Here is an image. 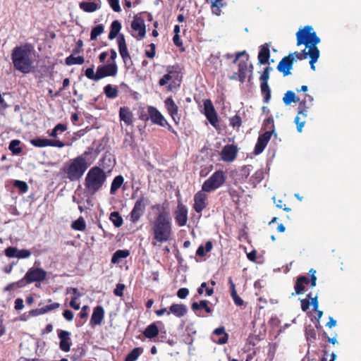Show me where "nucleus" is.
I'll return each mask as SVG.
<instances>
[{
    "instance_id": "obj_1",
    "label": "nucleus",
    "mask_w": 361,
    "mask_h": 361,
    "mask_svg": "<svg viewBox=\"0 0 361 361\" xmlns=\"http://www.w3.org/2000/svg\"><path fill=\"white\" fill-rule=\"evenodd\" d=\"M172 232V221L169 212L163 210L156 216L151 225L150 233L152 235V245L156 246L157 243L161 244L169 241Z\"/></svg>"
},
{
    "instance_id": "obj_2",
    "label": "nucleus",
    "mask_w": 361,
    "mask_h": 361,
    "mask_svg": "<svg viewBox=\"0 0 361 361\" xmlns=\"http://www.w3.org/2000/svg\"><path fill=\"white\" fill-rule=\"evenodd\" d=\"M296 39L297 46L304 44L306 48H308L310 67L312 70L314 71V63L319 57V50L317 44L320 42V38L317 35L312 26L306 25L296 32Z\"/></svg>"
},
{
    "instance_id": "obj_3",
    "label": "nucleus",
    "mask_w": 361,
    "mask_h": 361,
    "mask_svg": "<svg viewBox=\"0 0 361 361\" xmlns=\"http://www.w3.org/2000/svg\"><path fill=\"white\" fill-rule=\"evenodd\" d=\"M33 47L30 44L14 47L11 52L14 68L24 74L30 73L33 65Z\"/></svg>"
},
{
    "instance_id": "obj_4",
    "label": "nucleus",
    "mask_w": 361,
    "mask_h": 361,
    "mask_svg": "<svg viewBox=\"0 0 361 361\" xmlns=\"http://www.w3.org/2000/svg\"><path fill=\"white\" fill-rule=\"evenodd\" d=\"M88 152L69 159L61 168V172L71 182L78 181L82 177L90 164L86 160Z\"/></svg>"
},
{
    "instance_id": "obj_5",
    "label": "nucleus",
    "mask_w": 361,
    "mask_h": 361,
    "mask_svg": "<svg viewBox=\"0 0 361 361\" xmlns=\"http://www.w3.org/2000/svg\"><path fill=\"white\" fill-rule=\"evenodd\" d=\"M166 73L161 78L158 82L159 86H166L168 92H173L178 90L182 82V69L178 64L168 66L166 68Z\"/></svg>"
},
{
    "instance_id": "obj_6",
    "label": "nucleus",
    "mask_w": 361,
    "mask_h": 361,
    "mask_svg": "<svg viewBox=\"0 0 361 361\" xmlns=\"http://www.w3.org/2000/svg\"><path fill=\"white\" fill-rule=\"evenodd\" d=\"M106 180L104 171L99 166H93L87 172L84 185L87 192L94 195L102 188Z\"/></svg>"
},
{
    "instance_id": "obj_7",
    "label": "nucleus",
    "mask_w": 361,
    "mask_h": 361,
    "mask_svg": "<svg viewBox=\"0 0 361 361\" xmlns=\"http://www.w3.org/2000/svg\"><path fill=\"white\" fill-rule=\"evenodd\" d=\"M47 271L42 268H30L24 277L16 281L18 288H22L34 282H42L47 278Z\"/></svg>"
},
{
    "instance_id": "obj_8",
    "label": "nucleus",
    "mask_w": 361,
    "mask_h": 361,
    "mask_svg": "<svg viewBox=\"0 0 361 361\" xmlns=\"http://www.w3.org/2000/svg\"><path fill=\"white\" fill-rule=\"evenodd\" d=\"M226 180L225 173L221 170L216 171L212 175L207 179L202 184L203 191L211 192L221 187Z\"/></svg>"
},
{
    "instance_id": "obj_9",
    "label": "nucleus",
    "mask_w": 361,
    "mask_h": 361,
    "mask_svg": "<svg viewBox=\"0 0 361 361\" xmlns=\"http://www.w3.org/2000/svg\"><path fill=\"white\" fill-rule=\"evenodd\" d=\"M242 56H245L246 59L245 61H241L238 63V79L241 83H243L245 81L247 73H250V75L249 76L248 79L249 80H250V78L253 70V66L252 63L248 62L249 56L248 54H247L245 51L237 52L235 54V58L233 60V63H236Z\"/></svg>"
},
{
    "instance_id": "obj_10",
    "label": "nucleus",
    "mask_w": 361,
    "mask_h": 361,
    "mask_svg": "<svg viewBox=\"0 0 361 361\" xmlns=\"http://www.w3.org/2000/svg\"><path fill=\"white\" fill-rule=\"evenodd\" d=\"M149 204V199L142 194L135 201L133 208L130 213V220L132 223H137L143 216L146 207Z\"/></svg>"
},
{
    "instance_id": "obj_11",
    "label": "nucleus",
    "mask_w": 361,
    "mask_h": 361,
    "mask_svg": "<svg viewBox=\"0 0 361 361\" xmlns=\"http://www.w3.org/2000/svg\"><path fill=\"white\" fill-rule=\"evenodd\" d=\"M147 112L152 123L161 127H167L169 131L175 135H177V132L167 122L164 116L156 107L153 106H149L147 107Z\"/></svg>"
},
{
    "instance_id": "obj_12",
    "label": "nucleus",
    "mask_w": 361,
    "mask_h": 361,
    "mask_svg": "<svg viewBox=\"0 0 361 361\" xmlns=\"http://www.w3.org/2000/svg\"><path fill=\"white\" fill-rule=\"evenodd\" d=\"M119 54L123 59L125 66L130 67L133 65L131 56L128 52L125 37L120 34L117 39Z\"/></svg>"
},
{
    "instance_id": "obj_13",
    "label": "nucleus",
    "mask_w": 361,
    "mask_h": 361,
    "mask_svg": "<svg viewBox=\"0 0 361 361\" xmlns=\"http://www.w3.org/2000/svg\"><path fill=\"white\" fill-rule=\"evenodd\" d=\"M203 105L204 114L207 119L209 121L212 126L216 128L218 126L219 120L212 102L209 99H204L203 101Z\"/></svg>"
},
{
    "instance_id": "obj_14",
    "label": "nucleus",
    "mask_w": 361,
    "mask_h": 361,
    "mask_svg": "<svg viewBox=\"0 0 361 361\" xmlns=\"http://www.w3.org/2000/svg\"><path fill=\"white\" fill-rule=\"evenodd\" d=\"M309 107L305 105V100H302L299 103L298 106V112L297 116L295 118V123L297 126V130L299 133H301L302 130V128L306 123L305 118L307 116Z\"/></svg>"
},
{
    "instance_id": "obj_15",
    "label": "nucleus",
    "mask_w": 361,
    "mask_h": 361,
    "mask_svg": "<svg viewBox=\"0 0 361 361\" xmlns=\"http://www.w3.org/2000/svg\"><path fill=\"white\" fill-rule=\"evenodd\" d=\"M118 73L116 63H109L97 67L98 80L106 77H114Z\"/></svg>"
},
{
    "instance_id": "obj_16",
    "label": "nucleus",
    "mask_w": 361,
    "mask_h": 361,
    "mask_svg": "<svg viewBox=\"0 0 361 361\" xmlns=\"http://www.w3.org/2000/svg\"><path fill=\"white\" fill-rule=\"evenodd\" d=\"M206 192V191H203L202 189L194 195L193 209L197 213L200 214L208 204V195Z\"/></svg>"
},
{
    "instance_id": "obj_17",
    "label": "nucleus",
    "mask_w": 361,
    "mask_h": 361,
    "mask_svg": "<svg viewBox=\"0 0 361 361\" xmlns=\"http://www.w3.org/2000/svg\"><path fill=\"white\" fill-rule=\"evenodd\" d=\"M30 144L36 147H56L62 148L65 144L59 140H50L47 138L37 137L30 141Z\"/></svg>"
},
{
    "instance_id": "obj_18",
    "label": "nucleus",
    "mask_w": 361,
    "mask_h": 361,
    "mask_svg": "<svg viewBox=\"0 0 361 361\" xmlns=\"http://www.w3.org/2000/svg\"><path fill=\"white\" fill-rule=\"evenodd\" d=\"M164 103L168 114L172 118L174 123L178 125L180 122V116L178 114V106L173 101L172 97H167Z\"/></svg>"
},
{
    "instance_id": "obj_19",
    "label": "nucleus",
    "mask_w": 361,
    "mask_h": 361,
    "mask_svg": "<svg viewBox=\"0 0 361 361\" xmlns=\"http://www.w3.org/2000/svg\"><path fill=\"white\" fill-rule=\"evenodd\" d=\"M294 61L292 54H288L279 61L276 69L279 72L281 73L284 77L289 75L291 74L290 70L293 68Z\"/></svg>"
},
{
    "instance_id": "obj_20",
    "label": "nucleus",
    "mask_w": 361,
    "mask_h": 361,
    "mask_svg": "<svg viewBox=\"0 0 361 361\" xmlns=\"http://www.w3.org/2000/svg\"><path fill=\"white\" fill-rule=\"evenodd\" d=\"M174 218L178 226L183 227L188 221V209L182 202H178L174 212Z\"/></svg>"
},
{
    "instance_id": "obj_21",
    "label": "nucleus",
    "mask_w": 361,
    "mask_h": 361,
    "mask_svg": "<svg viewBox=\"0 0 361 361\" xmlns=\"http://www.w3.org/2000/svg\"><path fill=\"white\" fill-rule=\"evenodd\" d=\"M272 135L273 130H266L264 133L259 135L254 149L255 154H259L264 151Z\"/></svg>"
},
{
    "instance_id": "obj_22",
    "label": "nucleus",
    "mask_w": 361,
    "mask_h": 361,
    "mask_svg": "<svg viewBox=\"0 0 361 361\" xmlns=\"http://www.w3.org/2000/svg\"><path fill=\"white\" fill-rule=\"evenodd\" d=\"M58 336L60 340L59 348L63 352H68L71 349V333L65 330H58Z\"/></svg>"
},
{
    "instance_id": "obj_23",
    "label": "nucleus",
    "mask_w": 361,
    "mask_h": 361,
    "mask_svg": "<svg viewBox=\"0 0 361 361\" xmlns=\"http://www.w3.org/2000/svg\"><path fill=\"white\" fill-rule=\"evenodd\" d=\"M238 148L233 145H226L221 152V158L226 162L233 161L237 156Z\"/></svg>"
},
{
    "instance_id": "obj_24",
    "label": "nucleus",
    "mask_w": 361,
    "mask_h": 361,
    "mask_svg": "<svg viewBox=\"0 0 361 361\" xmlns=\"http://www.w3.org/2000/svg\"><path fill=\"white\" fill-rule=\"evenodd\" d=\"M131 28L138 32L140 38L145 37L146 33L145 21L144 19L137 14L133 17V20L131 23Z\"/></svg>"
},
{
    "instance_id": "obj_25",
    "label": "nucleus",
    "mask_w": 361,
    "mask_h": 361,
    "mask_svg": "<svg viewBox=\"0 0 361 361\" xmlns=\"http://www.w3.org/2000/svg\"><path fill=\"white\" fill-rule=\"evenodd\" d=\"M104 317V310L102 306L97 305L93 310V312L90 319V325L94 326L100 325Z\"/></svg>"
},
{
    "instance_id": "obj_26",
    "label": "nucleus",
    "mask_w": 361,
    "mask_h": 361,
    "mask_svg": "<svg viewBox=\"0 0 361 361\" xmlns=\"http://www.w3.org/2000/svg\"><path fill=\"white\" fill-rule=\"evenodd\" d=\"M310 283L309 278L306 276L300 275L298 276L294 285L295 293L292 295L302 294L305 289V286Z\"/></svg>"
},
{
    "instance_id": "obj_27",
    "label": "nucleus",
    "mask_w": 361,
    "mask_h": 361,
    "mask_svg": "<svg viewBox=\"0 0 361 361\" xmlns=\"http://www.w3.org/2000/svg\"><path fill=\"white\" fill-rule=\"evenodd\" d=\"M119 118L127 126H131L133 123V114L128 106L120 107Z\"/></svg>"
},
{
    "instance_id": "obj_28",
    "label": "nucleus",
    "mask_w": 361,
    "mask_h": 361,
    "mask_svg": "<svg viewBox=\"0 0 361 361\" xmlns=\"http://www.w3.org/2000/svg\"><path fill=\"white\" fill-rule=\"evenodd\" d=\"M187 312L188 307L185 305L173 303L169 307V312H167V314L169 315L172 313L176 317L180 318L184 317Z\"/></svg>"
},
{
    "instance_id": "obj_29",
    "label": "nucleus",
    "mask_w": 361,
    "mask_h": 361,
    "mask_svg": "<svg viewBox=\"0 0 361 361\" xmlns=\"http://www.w3.org/2000/svg\"><path fill=\"white\" fill-rule=\"evenodd\" d=\"M270 57V51L269 44H265L259 47V51L258 54V60L259 64L269 63Z\"/></svg>"
},
{
    "instance_id": "obj_30",
    "label": "nucleus",
    "mask_w": 361,
    "mask_h": 361,
    "mask_svg": "<svg viewBox=\"0 0 361 361\" xmlns=\"http://www.w3.org/2000/svg\"><path fill=\"white\" fill-rule=\"evenodd\" d=\"M228 284L230 286V293L231 296L234 302V303L237 306H243L244 305L243 300L238 295L237 290L235 289V285L233 281V279L231 277L228 278Z\"/></svg>"
},
{
    "instance_id": "obj_31",
    "label": "nucleus",
    "mask_w": 361,
    "mask_h": 361,
    "mask_svg": "<svg viewBox=\"0 0 361 361\" xmlns=\"http://www.w3.org/2000/svg\"><path fill=\"white\" fill-rule=\"evenodd\" d=\"M209 302L206 300H202L199 302H194L191 305V309L195 312H197V311L200 309H203L207 314H210L213 312V310L209 307Z\"/></svg>"
},
{
    "instance_id": "obj_32",
    "label": "nucleus",
    "mask_w": 361,
    "mask_h": 361,
    "mask_svg": "<svg viewBox=\"0 0 361 361\" xmlns=\"http://www.w3.org/2000/svg\"><path fill=\"white\" fill-rule=\"evenodd\" d=\"M159 330L156 323H152L148 325L143 335L145 338L152 339L159 335Z\"/></svg>"
},
{
    "instance_id": "obj_33",
    "label": "nucleus",
    "mask_w": 361,
    "mask_h": 361,
    "mask_svg": "<svg viewBox=\"0 0 361 361\" xmlns=\"http://www.w3.org/2000/svg\"><path fill=\"white\" fill-rule=\"evenodd\" d=\"M225 0H207V2L211 4V9L213 14L220 16L221 8L226 5Z\"/></svg>"
},
{
    "instance_id": "obj_34",
    "label": "nucleus",
    "mask_w": 361,
    "mask_h": 361,
    "mask_svg": "<svg viewBox=\"0 0 361 361\" xmlns=\"http://www.w3.org/2000/svg\"><path fill=\"white\" fill-rule=\"evenodd\" d=\"M213 334L215 336H220L219 338L216 341L218 344H225L228 342V334L226 332L224 326H220L214 330Z\"/></svg>"
},
{
    "instance_id": "obj_35",
    "label": "nucleus",
    "mask_w": 361,
    "mask_h": 361,
    "mask_svg": "<svg viewBox=\"0 0 361 361\" xmlns=\"http://www.w3.org/2000/svg\"><path fill=\"white\" fill-rule=\"evenodd\" d=\"M104 93L106 98L113 99L118 96V90L116 86L108 84L104 87Z\"/></svg>"
},
{
    "instance_id": "obj_36",
    "label": "nucleus",
    "mask_w": 361,
    "mask_h": 361,
    "mask_svg": "<svg viewBox=\"0 0 361 361\" xmlns=\"http://www.w3.org/2000/svg\"><path fill=\"white\" fill-rule=\"evenodd\" d=\"M129 255L130 252L128 250H118L114 253L111 257V263L118 264L121 259L126 258Z\"/></svg>"
},
{
    "instance_id": "obj_37",
    "label": "nucleus",
    "mask_w": 361,
    "mask_h": 361,
    "mask_svg": "<svg viewBox=\"0 0 361 361\" xmlns=\"http://www.w3.org/2000/svg\"><path fill=\"white\" fill-rule=\"evenodd\" d=\"M80 8L85 12L92 13L99 8L98 4L92 1H82L80 4Z\"/></svg>"
},
{
    "instance_id": "obj_38",
    "label": "nucleus",
    "mask_w": 361,
    "mask_h": 361,
    "mask_svg": "<svg viewBox=\"0 0 361 361\" xmlns=\"http://www.w3.org/2000/svg\"><path fill=\"white\" fill-rule=\"evenodd\" d=\"M124 182V178L121 175L116 176L111 183L110 193L114 195L116 191L121 187Z\"/></svg>"
},
{
    "instance_id": "obj_39",
    "label": "nucleus",
    "mask_w": 361,
    "mask_h": 361,
    "mask_svg": "<svg viewBox=\"0 0 361 361\" xmlns=\"http://www.w3.org/2000/svg\"><path fill=\"white\" fill-rule=\"evenodd\" d=\"M283 102L286 105H290L293 102H300V99L292 90H288L283 97Z\"/></svg>"
},
{
    "instance_id": "obj_40",
    "label": "nucleus",
    "mask_w": 361,
    "mask_h": 361,
    "mask_svg": "<svg viewBox=\"0 0 361 361\" xmlns=\"http://www.w3.org/2000/svg\"><path fill=\"white\" fill-rule=\"evenodd\" d=\"M110 28L109 39L112 40L118 35L121 29V24L118 20H116L111 23Z\"/></svg>"
},
{
    "instance_id": "obj_41",
    "label": "nucleus",
    "mask_w": 361,
    "mask_h": 361,
    "mask_svg": "<svg viewBox=\"0 0 361 361\" xmlns=\"http://www.w3.org/2000/svg\"><path fill=\"white\" fill-rule=\"evenodd\" d=\"M260 90L264 97V102L269 103L271 99V93L268 82H260Z\"/></svg>"
},
{
    "instance_id": "obj_42",
    "label": "nucleus",
    "mask_w": 361,
    "mask_h": 361,
    "mask_svg": "<svg viewBox=\"0 0 361 361\" xmlns=\"http://www.w3.org/2000/svg\"><path fill=\"white\" fill-rule=\"evenodd\" d=\"M142 352L143 349L142 348H135L126 355L124 361H135Z\"/></svg>"
},
{
    "instance_id": "obj_43",
    "label": "nucleus",
    "mask_w": 361,
    "mask_h": 361,
    "mask_svg": "<svg viewBox=\"0 0 361 361\" xmlns=\"http://www.w3.org/2000/svg\"><path fill=\"white\" fill-rule=\"evenodd\" d=\"M84 61L85 59L83 56H74L73 54L66 57V59H65V63L67 66H72L75 64L81 65L84 63Z\"/></svg>"
},
{
    "instance_id": "obj_44",
    "label": "nucleus",
    "mask_w": 361,
    "mask_h": 361,
    "mask_svg": "<svg viewBox=\"0 0 361 361\" xmlns=\"http://www.w3.org/2000/svg\"><path fill=\"white\" fill-rule=\"evenodd\" d=\"M109 219L114 226L118 228L122 226L123 220L118 212H113L110 214Z\"/></svg>"
},
{
    "instance_id": "obj_45",
    "label": "nucleus",
    "mask_w": 361,
    "mask_h": 361,
    "mask_svg": "<svg viewBox=\"0 0 361 361\" xmlns=\"http://www.w3.org/2000/svg\"><path fill=\"white\" fill-rule=\"evenodd\" d=\"M213 244L212 242L209 240L205 243V246L200 245L197 251L196 255L200 257H204L207 252H210L212 250Z\"/></svg>"
},
{
    "instance_id": "obj_46",
    "label": "nucleus",
    "mask_w": 361,
    "mask_h": 361,
    "mask_svg": "<svg viewBox=\"0 0 361 361\" xmlns=\"http://www.w3.org/2000/svg\"><path fill=\"white\" fill-rule=\"evenodd\" d=\"M20 141L19 140H13L11 141L8 149L13 154H20L22 152V148L20 147Z\"/></svg>"
},
{
    "instance_id": "obj_47",
    "label": "nucleus",
    "mask_w": 361,
    "mask_h": 361,
    "mask_svg": "<svg viewBox=\"0 0 361 361\" xmlns=\"http://www.w3.org/2000/svg\"><path fill=\"white\" fill-rule=\"evenodd\" d=\"M71 227L75 231H83L86 228V224L84 219L80 216L72 223Z\"/></svg>"
},
{
    "instance_id": "obj_48",
    "label": "nucleus",
    "mask_w": 361,
    "mask_h": 361,
    "mask_svg": "<svg viewBox=\"0 0 361 361\" xmlns=\"http://www.w3.org/2000/svg\"><path fill=\"white\" fill-rule=\"evenodd\" d=\"M104 27L102 24L96 25L90 32V39L95 40L98 36L104 32Z\"/></svg>"
},
{
    "instance_id": "obj_49",
    "label": "nucleus",
    "mask_w": 361,
    "mask_h": 361,
    "mask_svg": "<svg viewBox=\"0 0 361 361\" xmlns=\"http://www.w3.org/2000/svg\"><path fill=\"white\" fill-rule=\"evenodd\" d=\"M263 128L267 130H273V134L276 136L275 133L274 121L272 117H268L266 118L262 124Z\"/></svg>"
},
{
    "instance_id": "obj_50",
    "label": "nucleus",
    "mask_w": 361,
    "mask_h": 361,
    "mask_svg": "<svg viewBox=\"0 0 361 361\" xmlns=\"http://www.w3.org/2000/svg\"><path fill=\"white\" fill-rule=\"evenodd\" d=\"M264 179V172L259 169L255 171V173L251 176L250 181L253 185L259 183Z\"/></svg>"
},
{
    "instance_id": "obj_51",
    "label": "nucleus",
    "mask_w": 361,
    "mask_h": 361,
    "mask_svg": "<svg viewBox=\"0 0 361 361\" xmlns=\"http://www.w3.org/2000/svg\"><path fill=\"white\" fill-rule=\"evenodd\" d=\"M229 125L233 128L238 129L242 125L241 117L238 114H235L229 119Z\"/></svg>"
},
{
    "instance_id": "obj_52",
    "label": "nucleus",
    "mask_w": 361,
    "mask_h": 361,
    "mask_svg": "<svg viewBox=\"0 0 361 361\" xmlns=\"http://www.w3.org/2000/svg\"><path fill=\"white\" fill-rule=\"evenodd\" d=\"M205 290L206 295L208 296L212 295L214 293V288H209L206 282L201 283L200 286L197 288V293L199 295H202Z\"/></svg>"
},
{
    "instance_id": "obj_53",
    "label": "nucleus",
    "mask_w": 361,
    "mask_h": 361,
    "mask_svg": "<svg viewBox=\"0 0 361 361\" xmlns=\"http://www.w3.org/2000/svg\"><path fill=\"white\" fill-rule=\"evenodd\" d=\"M13 186L17 188L20 192L25 193L28 190L27 184L23 180H16L13 183Z\"/></svg>"
},
{
    "instance_id": "obj_54",
    "label": "nucleus",
    "mask_w": 361,
    "mask_h": 361,
    "mask_svg": "<svg viewBox=\"0 0 361 361\" xmlns=\"http://www.w3.org/2000/svg\"><path fill=\"white\" fill-rule=\"evenodd\" d=\"M85 75L90 80L98 81L97 71L94 73L93 66L85 70Z\"/></svg>"
},
{
    "instance_id": "obj_55",
    "label": "nucleus",
    "mask_w": 361,
    "mask_h": 361,
    "mask_svg": "<svg viewBox=\"0 0 361 361\" xmlns=\"http://www.w3.org/2000/svg\"><path fill=\"white\" fill-rule=\"evenodd\" d=\"M306 47L301 51H295L293 53H290V54H292V57H293V60L295 61V59L298 60H303L307 59V56H309L308 51L306 50Z\"/></svg>"
},
{
    "instance_id": "obj_56",
    "label": "nucleus",
    "mask_w": 361,
    "mask_h": 361,
    "mask_svg": "<svg viewBox=\"0 0 361 361\" xmlns=\"http://www.w3.org/2000/svg\"><path fill=\"white\" fill-rule=\"evenodd\" d=\"M4 252H5L6 256L8 257H10V258L16 257V258H18V250L16 247H15L10 246V247H7L5 250Z\"/></svg>"
},
{
    "instance_id": "obj_57",
    "label": "nucleus",
    "mask_w": 361,
    "mask_h": 361,
    "mask_svg": "<svg viewBox=\"0 0 361 361\" xmlns=\"http://www.w3.org/2000/svg\"><path fill=\"white\" fill-rule=\"evenodd\" d=\"M272 71V68L267 66L264 68V71L259 77L260 82H268L269 79V72Z\"/></svg>"
},
{
    "instance_id": "obj_58",
    "label": "nucleus",
    "mask_w": 361,
    "mask_h": 361,
    "mask_svg": "<svg viewBox=\"0 0 361 361\" xmlns=\"http://www.w3.org/2000/svg\"><path fill=\"white\" fill-rule=\"evenodd\" d=\"M69 293H73V296L71 298H73V299L78 300L82 296L81 293L78 290V289L77 288H73V287L67 288L66 294H68Z\"/></svg>"
},
{
    "instance_id": "obj_59",
    "label": "nucleus",
    "mask_w": 361,
    "mask_h": 361,
    "mask_svg": "<svg viewBox=\"0 0 361 361\" xmlns=\"http://www.w3.org/2000/svg\"><path fill=\"white\" fill-rule=\"evenodd\" d=\"M150 49L145 50V54L147 58L153 59L156 54V45L154 43H151L149 45Z\"/></svg>"
},
{
    "instance_id": "obj_60",
    "label": "nucleus",
    "mask_w": 361,
    "mask_h": 361,
    "mask_svg": "<svg viewBox=\"0 0 361 361\" xmlns=\"http://www.w3.org/2000/svg\"><path fill=\"white\" fill-rule=\"evenodd\" d=\"M126 286L123 283H118L114 290V294L116 296L122 297Z\"/></svg>"
},
{
    "instance_id": "obj_61",
    "label": "nucleus",
    "mask_w": 361,
    "mask_h": 361,
    "mask_svg": "<svg viewBox=\"0 0 361 361\" xmlns=\"http://www.w3.org/2000/svg\"><path fill=\"white\" fill-rule=\"evenodd\" d=\"M109 4L115 12H120L121 11L119 0H107Z\"/></svg>"
},
{
    "instance_id": "obj_62",
    "label": "nucleus",
    "mask_w": 361,
    "mask_h": 361,
    "mask_svg": "<svg viewBox=\"0 0 361 361\" xmlns=\"http://www.w3.org/2000/svg\"><path fill=\"white\" fill-rule=\"evenodd\" d=\"M60 307V304L59 302H53L51 304L47 305L43 307V310L44 314L58 309Z\"/></svg>"
},
{
    "instance_id": "obj_63",
    "label": "nucleus",
    "mask_w": 361,
    "mask_h": 361,
    "mask_svg": "<svg viewBox=\"0 0 361 361\" xmlns=\"http://www.w3.org/2000/svg\"><path fill=\"white\" fill-rule=\"evenodd\" d=\"M31 255V252L28 250H18V258L25 259L28 258Z\"/></svg>"
},
{
    "instance_id": "obj_64",
    "label": "nucleus",
    "mask_w": 361,
    "mask_h": 361,
    "mask_svg": "<svg viewBox=\"0 0 361 361\" xmlns=\"http://www.w3.org/2000/svg\"><path fill=\"white\" fill-rule=\"evenodd\" d=\"M189 294V290L186 288H181L177 291V296L180 299H185Z\"/></svg>"
}]
</instances>
